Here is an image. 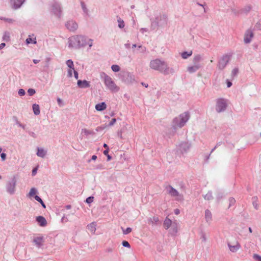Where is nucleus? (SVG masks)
Returning <instances> with one entry per match:
<instances>
[{"mask_svg": "<svg viewBox=\"0 0 261 261\" xmlns=\"http://www.w3.org/2000/svg\"><path fill=\"white\" fill-rule=\"evenodd\" d=\"M150 30L152 31L156 30L158 28H164L168 24V17L167 15L159 14L157 15L154 19L151 18Z\"/></svg>", "mask_w": 261, "mask_h": 261, "instance_id": "2", "label": "nucleus"}, {"mask_svg": "<svg viewBox=\"0 0 261 261\" xmlns=\"http://www.w3.org/2000/svg\"><path fill=\"white\" fill-rule=\"evenodd\" d=\"M96 223L93 222L87 225V229L92 233H94L96 230Z\"/></svg>", "mask_w": 261, "mask_h": 261, "instance_id": "24", "label": "nucleus"}, {"mask_svg": "<svg viewBox=\"0 0 261 261\" xmlns=\"http://www.w3.org/2000/svg\"><path fill=\"white\" fill-rule=\"evenodd\" d=\"M45 238L41 234H38L33 237V244L38 248H42L45 242Z\"/></svg>", "mask_w": 261, "mask_h": 261, "instance_id": "9", "label": "nucleus"}, {"mask_svg": "<svg viewBox=\"0 0 261 261\" xmlns=\"http://www.w3.org/2000/svg\"><path fill=\"white\" fill-rule=\"evenodd\" d=\"M167 193L172 197H176L177 200H181L183 199V196L179 193V192L173 187L170 185H168L165 188Z\"/></svg>", "mask_w": 261, "mask_h": 261, "instance_id": "11", "label": "nucleus"}, {"mask_svg": "<svg viewBox=\"0 0 261 261\" xmlns=\"http://www.w3.org/2000/svg\"><path fill=\"white\" fill-rule=\"evenodd\" d=\"M116 119L115 118H113L111 121H110V122L109 123V126H112L116 122Z\"/></svg>", "mask_w": 261, "mask_h": 261, "instance_id": "56", "label": "nucleus"}, {"mask_svg": "<svg viewBox=\"0 0 261 261\" xmlns=\"http://www.w3.org/2000/svg\"><path fill=\"white\" fill-rule=\"evenodd\" d=\"M82 133H84L85 135H93L94 133L93 131L88 130L86 128L82 129Z\"/></svg>", "mask_w": 261, "mask_h": 261, "instance_id": "40", "label": "nucleus"}, {"mask_svg": "<svg viewBox=\"0 0 261 261\" xmlns=\"http://www.w3.org/2000/svg\"><path fill=\"white\" fill-rule=\"evenodd\" d=\"M201 239L203 242H205L206 241V236L204 232H201Z\"/></svg>", "mask_w": 261, "mask_h": 261, "instance_id": "53", "label": "nucleus"}, {"mask_svg": "<svg viewBox=\"0 0 261 261\" xmlns=\"http://www.w3.org/2000/svg\"><path fill=\"white\" fill-rule=\"evenodd\" d=\"M190 118L189 113L187 112L180 114L178 117L174 118L172 121V128L174 130L173 135L176 132L177 127H183Z\"/></svg>", "mask_w": 261, "mask_h": 261, "instance_id": "3", "label": "nucleus"}, {"mask_svg": "<svg viewBox=\"0 0 261 261\" xmlns=\"http://www.w3.org/2000/svg\"><path fill=\"white\" fill-rule=\"evenodd\" d=\"M73 72H74V77L76 79H77L78 77H79V74H78V72L77 71H76V70H75L74 69L73 70Z\"/></svg>", "mask_w": 261, "mask_h": 261, "instance_id": "60", "label": "nucleus"}, {"mask_svg": "<svg viewBox=\"0 0 261 261\" xmlns=\"http://www.w3.org/2000/svg\"><path fill=\"white\" fill-rule=\"evenodd\" d=\"M239 73V69L238 68H234L232 71H231V76L233 78L236 76L237 75V74Z\"/></svg>", "mask_w": 261, "mask_h": 261, "instance_id": "43", "label": "nucleus"}, {"mask_svg": "<svg viewBox=\"0 0 261 261\" xmlns=\"http://www.w3.org/2000/svg\"><path fill=\"white\" fill-rule=\"evenodd\" d=\"M73 70L72 69H69L68 70V76L69 77H71L72 76V71Z\"/></svg>", "mask_w": 261, "mask_h": 261, "instance_id": "55", "label": "nucleus"}, {"mask_svg": "<svg viewBox=\"0 0 261 261\" xmlns=\"http://www.w3.org/2000/svg\"><path fill=\"white\" fill-rule=\"evenodd\" d=\"M16 185V178L14 176L6 184V188L7 192L10 195H13L15 192Z\"/></svg>", "mask_w": 261, "mask_h": 261, "instance_id": "8", "label": "nucleus"}, {"mask_svg": "<svg viewBox=\"0 0 261 261\" xmlns=\"http://www.w3.org/2000/svg\"><path fill=\"white\" fill-rule=\"evenodd\" d=\"M37 43L36 41V37H34V35H29L28 38L26 39V43L27 44L33 43L36 44Z\"/></svg>", "mask_w": 261, "mask_h": 261, "instance_id": "26", "label": "nucleus"}, {"mask_svg": "<svg viewBox=\"0 0 261 261\" xmlns=\"http://www.w3.org/2000/svg\"><path fill=\"white\" fill-rule=\"evenodd\" d=\"M252 204H253V205L254 206V207L256 209V210H258V204L257 203V197H253L252 198Z\"/></svg>", "mask_w": 261, "mask_h": 261, "instance_id": "36", "label": "nucleus"}, {"mask_svg": "<svg viewBox=\"0 0 261 261\" xmlns=\"http://www.w3.org/2000/svg\"><path fill=\"white\" fill-rule=\"evenodd\" d=\"M92 42L93 40L91 39H89L88 41H87V44L89 45V47H91L92 46Z\"/></svg>", "mask_w": 261, "mask_h": 261, "instance_id": "54", "label": "nucleus"}, {"mask_svg": "<svg viewBox=\"0 0 261 261\" xmlns=\"http://www.w3.org/2000/svg\"><path fill=\"white\" fill-rule=\"evenodd\" d=\"M5 20L9 23H13L15 21L14 20L10 18H6L5 19Z\"/></svg>", "mask_w": 261, "mask_h": 261, "instance_id": "64", "label": "nucleus"}, {"mask_svg": "<svg viewBox=\"0 0 261 261\" xmlns=\"http://www.w3.org/2000/svg\"><path fill=\"white\" fill-rule=\"evenodd\" d=\"M260 26H261V21L258 22L256 23L255 27L257 28L258 29H260Z\"/></svg>", "mask_w": 261, "mask_h": 261, "instance_id": "63", "label": "nucleus"}, {"mask_svg": "<svg viewBox=\"0 0 261 261\" xmlns=\"http://www.w3.org/2000/svg\"><path fill=\"white\" fill-rule=\"evenodd\" d=\"M178 232L177 224L175 222H173L171 226V229H170V233L172 236H175Z\"/></svg>", "mask_w": 261, "mask_h": 261, "instance_id": "19", "label": "nucleus"}, {"mask_svg": "<svg viewBox=\"0 0 261 261\" xmlns=\"http://www.w3.org/2000/svg\"><path fill=\"white\" fill-rule=\"evenodd\" d=\"M192 55V51L190 50L189 51H184L181 54V56L182 59H186L191 56Z\"/></svg>", "mask_w": 261, "mask_h": 261, "instance_id": "30", "label": "nucleus"}, {"mask_svg": "<svg viewBox=\"0 0 261 261\" xmlns=\"http://www.w3.org/2000/svg\"><path fill=\"white\" fill-rule=\"evenodd\" d=\"M3 40L8 42L10 40V33L8 32H5L3 36Z\"/></svg>", "mask_w": 261, "mask_h": 261, "instance_id": "35", "label": "nucleus"}, {"mask_svg": "<svg viewBox=\"0 0 261 261\" xmlns=\"http://www.w3.org/2000/svg\"><path fill=\"white\" fill-rule=\"evenodd\" d=\"M57 101H58V103L59 104V105L61 107L63 105V102H62V100L61 98H58L57 99Z\"/></svg>", "mask_w": 261, "mask_h": 261, "instance_id": "59", "label": "nucleus"}, {"mask_svg": "<svg viewBox=\"0 0 261 261\" xmlns=\"http://www.w3.org/2000/svg\"><path fill=\"white\" fill-rule=\"evenodd\" d=\"M251 9V7L250 6H247L242 10V12L245 13H247L250 11Z\"/></svg>", "mask_w": 261, "mask_h": 261, "instance_id": "45", "label": "nucleus"}, {"mask_svg": "<svg viewBox=\"0 0 261 261\" xmlns=\"http://www.w3.org/2000/svg\"><path fill=\"white\" fill-rule=\"evenodd\" d=\"M190 148V145L187 142H182L179 145V149L182 153L186 152Z\"/></svg>", "mask_w": 261, "mask_h": 261, "instance_id": "17", "label": "nucleus"}, {"mask_svg": "<svg viewBox=\"0 0 261 261\" xmlns=\"http://www.w3.org/2000/svg\"><path fill=\"white\" fill-rule=\"evenodd\" d=\"M77 85L80 88H89L90 86V82L86 80H78Z\"/></svg>", "mask_w": 261, "mask_h": 261, "instance_id": "16", "label": "nucleus"}, {"mask_svg": "<svg viewBox=\"0 0 261 261\" xmlns=\"http://www.w3.org/2000/svg\"><path fill=\"white\" fill-rule=\"evenodd\" d=\"M127 77L129 79L130 83H133L135 81L134 76L133 74L128 73L127 74Z\"/></svg>", "mask_w": 261, "mask_h": 261, "instance_id": "50", "label": "nucleus"}, {"mask_svg": "<svg viewBox=\"0 0 261 261\" xmlns=\"http://www.w3.org/2000/svg\"><path fill=\"white\" fill-rule=\"evenodd\" d=\"M51 13L57 19H60L62 16V10L60 3L54 2L51 5Z\"/></svg>", "mask_w": 261, "mask_h": 261, "instance_id": "6", "label": "nucleus"}, {"mask_svg": "<svg viewBox=\"0 0 261 261\" xmlns=\"http://www.w3.org/2000/svg\"><path fill=\"white\" fill-rule=\"evenodd\" d=\"M1 157L2 161H5L6 159V154L4 152L1 153Z\"/></svg>", "mask_w": 261, "mask_h": 261, "instance_id": "52", "label": "nucleus"}, {"mask_svg": "<svg viewBox=\"0 0 261 261\" xmlns=\"http://www.w3.org/2000/svg\"><path fill=\"white\" fill-rule=\"evenodd\" d=\"M65 27L69 31L74 32L77 29L78 24L75 20L70 19L66 21Z\"/></svg>", "mask_w": 261, "mask_h": 261, "instance_id": "12", "label": "nucleus"}, {"mask_svg": "<svg viewBox=\"0 0 261 261\" xmlns=\"http://www.w3.org/2000/svg\"><path fill=\"white\" fill-rule=\"evenodd\" d=\"M172 224L173 223L172 222V221L170 219L166 217L164 221V227L166 229H168L171 227Z\"/></svg>", "mask_w": 261, "mask_h": 261, "instance_id": "23", "label": "nucleus"}, {"mask_svg": "<svg viewBox=\"0 0 261 261\" xmlns=\"http://www.w3.org/2000/svg\"><path fill=\"white\" fill-rule=\"evenodd\" d=\"M203 198L206 200H211L213 199L212 191H208V193L203 196Z\"/></svg>", "mask_w": 261, "mask_h": 261, "instance_id": "33", "label": "nucleus"}, {"mask_svg": "<svg viewBox=\"0 0 261 261\" xmlns=\"http://www.w3.org/2000/svg\"><path fill=\"white\" fill-rule=\"evenodd\" d=\"M201 56L200 55H197L194 56L193 59L194 64L200 65L199 62L201 60Z\"/></svg>", "mask_w": 261, "mask_h": 261, "instance_id": "29", "label": "nucleus"}, {"mask_svg": "<svg viewBox=\"0 0 261 261\" xmlns=\"http://www.w3.org/2000/svg\"><path fill=\"white\" fill-rule=\"evenodd\" d=\"M24 2L25 0H11L13 8L15 9L20 8Z\"/></svg>", "mask_w": 261, "mask_h": 261, "instance_id": "15", "label": "nucleus"}, {"mask_svg": "<svg viewBox=\"0 0 261 261\" xmlns=\"http://www.w3.org/2000/svg\"><path fill=\"white\" fill-rule=\"evenodd\" d=\"M33 112L35 115H38L40 114L39 106L37 104H33L32 106Z\"/></svg>", "mask_w": 261, "mask_h": 261, "instance_id": "28", "label": "nucleus"}, {"mask_svg": "<svg viewBox=\"0 0 261 261\" xmlns=\"http://www.w3.org/2000/svg\"><path fill=\"white\" fill-rule=\"evenodd\" d=\"M46 153V152L44 151L43 149L38 148L37 155L38 156L43 158L45 155Z\"/></svg>", "mask_w": 261, "mask_h": 261, "instance_id": "32", "label": "nucleus"}, {"mask_svg": "<svg viewBox=\"0 0 261 261\" xmlns=\"http://www.w3.org/2000/svg\"><path fill=\"white\" fill-rule=\"evenodd\" d=\"M148 220L149 223L154 224H157L159 221V218L155 216L149 218Z\"/></svg>", "mask_w": 261, "mask_h": 261, "instance_id": "31", "label": "nucleus"}, {"mask_svg": "<svg viewBox=\"0 0 261 261\" xmlns=\"http://www.w3.org/2000/svg\"><path fill=\"white\" fill-rule=\"evenodd\" d=\"M95 108L97 111H102L107 108V105L105 102H102L96 104Z\"/></svg>", "mask_w": 261, "mask_h": 261, "instance_id": "22", "label": "nucleus"}, {"mask_svg": "<svg viewBox=\"0 0 261 261\" xmlns=\"http://www.w3.org/2000/svg\"><path fill=\"white\" fill-rule=\"evenodd\" d=\"M66 65L70 69H72L73 70L74 69L73 62L71 60H68L66 61Z\"/></svg>", "mask_w": 261, "mask_h": 261, "instance_id": "38", "label": "nucleus"}, {"mask_svg": "<svg viewBox=\"0 0 261 261\" xmlns=\"http://www.w3.org/2000/svg\"><path fill=\"white\" fill-rule=\"evenodd\" d=\"M223 194L221 193H218L217 196V199L218 200H219L220 199H221L223 197Z\"/></svg>", "mask_w": 261, "mask_h": 261, "instance_id": "58", "label": "nucleus"}, {"mask_svg": "<svg viewBox=\"0 0 261 261\" xmlns=\"http://www.w3.org/2000/svg\"><path fill=\"white\" fill-rule=\"evenodd\" d=\"M253 37V33L250 30L246 31L244 34V42L246 44L249 43Z\"/></svg>", "mask_w": 261, "mask_h": 261, "instance_id": "13", "label": "nucleus"}, {"mask_svg": "<svg viewBox=\"0 0 261 261\" xmlns=\"http://www.w3.org/2000/svg\"><path fill=\"white\" fill-rule=\"evenodd\" d=\"M36 222L37 223L38 225L42 227L46 226L47 224L46 219L42 216H37L36 217Z\"/></svg>", "mask_w": 261, "mask_h": 261, "instance_id": "14", "label": "nucleus"}, {"mask_svg": "<svg viewBox=\"0 0 261 261\" xmlns=\"http://www.w3.org/2000/svg\"><path fill=\"white\" fill-rule=\"evenodd\" d=\"M123 233L124 234H127L132 231V228L130 227H127L126 229H124L123 227H121Z\"/></svg>", "mask_w": 261, "mask_h": 261, "instance_id": "44", "label": "nucleus"}, {"mask_svg": "<svg viewBox=\"0 0 261 261\" xmlns=\"http://www.w3.org/2000/svg\"><path fill=\"white\" fill-rule=\"evenodd\" d=\"M122 245H123V247H127V248H130V244H129V243L126 241H123L122 242Z\"/></svg>", "mask_w": 261, "mask_h": 261, "instance_id": "48", "label": "nucleus"}, {"mask_svg": "<svg viewBox=\"0 0 261 261\" xmlns=\"http://www.w3.org/2000/svg\"><path fill=\"white\" fill-rule=\"evenodd\" d=\"M253 258L258 260L261 261V256L257 254H254L253 256Z\"/></svg>", "mask_w": 261, "mask_h": 261, "instance_id": "51", "label": "nucleus"}, {"mask_svg": "<svg viewBox=\"0 0 261 261\" xmlns=\"http://www.w3.org/2000/svg\"><path fill=\"white\" fill-rule=\"evenodd\" d=\"M38 193V191L36 188H32L29 193L27 194V196L30 198H31L32 197H34L35 195Z\"/></svg>", "mask_w": 261, "mask_h": 261, "instance_id": "25", "label": "nucleus"}, {"mask_svg": "<svg viewBox=\"0 0 261 261\" xmlns=\"http://www.w3.org/2000/svg\"><path fill=\"white\" fill-rule=\"evenodd\" d=\"M138 47L139 48H141V52L142 53H144L146 50V47H144V46H143L142 45H139V46H138Z\"/></svg>", "mask_w": 261, "mask_h": 261, "instance_id": "57", "label": "nucleus"}, {"mask_svg": "<svg viewBox=\"0 0 261 261\" xmlns=\"http://www.w3.org/2000/svg\"><path fill=\"white\" fill-rule=\"evenodd\" d=\"M230 59V56L225 54L219 59L217 67L219 69L223 70L226 66L227 64L229 63Z\"/></svg>", "mask_w": 261, "mask_h": 261, "instance_id": "10", "label": "nucleus"}, {"mask_svg": "<svg viewBox=\"0 0 261 261\" xmlns=\"http://www.w3.org/2000/svg\"><path fill=\"white\" fill-rule=\"evenodd\" d=\"M62 222H66L68 221V219L67 217H66L65 216H64L62 219H61Z\"/></svg>", "mask_w": 261, "mask_h": 261, "instance_id": "62", "label": "nucleus"}, {"mask_svg": "<svg viewBox=\"0 0 261 261\" xmlns=\"http://www.w3.org/2000/svg\"><path fill=\"white\" fill-rule=\"evenodd\" d=\"M18 95L19 96H23V95H25V92L24 89H19L18 91Z\"/></svg>", "mask_w": 261, "mask_h": 261, "instance_id": "49", "label": "nucleus"}, {"mask_svg": "<svg viewBox=\"0 0 261 261\" xmlns=\"http://www.w3.org/2000/svg\"><path fill=\"white\" fill-rule=\"evenodd\" d=\"M36 91L35 89L32 88H30L28 90V93L30 96H32L35 93Z\"/></svg>", "mask_w": 261, "mask_h": 261, "instance_id": "46", "label": "nucleus"}, {"mask_svg": "<svg viewBox=\"0 0 261 261\" xmlns=\"http://www.w3.org/2000/svg\"><path fill=\"white\" fill-rule=\"evenodd\" d=\"M227 86L228 88L232 86V83L228 80H226Z\"/></svg>", "mask_w": 261, "mask_h": 261, "instance_id": "61", "label": "nucleus"}, {"mask_svg": "<svg viewBox=\"0 0 261 261\" xmlns=\"http://www.w3.org/2000/svg\"><path fill=\"white\" fill-rule=\"evenodd\" d=\"M13 120L15 121L16 124L18 125L19 127L22 128L23 129H25V125L21 124L18 120L16 116H14L13 117Z\"/></svg>", "mask_w": 261, "mask_h": 261, "instance_id": "37", "label": "nucleus"}, {"mask_svg": "<svg viewBox=\"0 0 261 261\" xmlns=\"http://www.w3.org/2000/svg\"><path fill=\"white\" fill-rule=\"evenodd\" d=\"M111 69L114 72H118L120 70V67L118 65H113Z\"/></svg>", "mask_w": 261, "mask_h": 261, "instance_id": "41", "label": "nucleus"}, {"mask_svg": "<svg viewBox=\"0 0 261 261\" xmlns=\"http://www.w3.org/2000/svg\"><path fill=\"white\" fill-rule=\"evenodd\" d=\"M205 219L207 223L210 224L212 220V214L210 210H206L205 211Z\"/></svg>", "mask_w": 261, "mask_h": 261, "instance_id": "21", "label": "nucleus"}, {"mask_svg": "<svg viewBox=\"0 0 261 261\" xmlns=\"http://www.w3.org/2000/svg\"><path fill=\"white\" fill-rule=\"evenodd\" d=\"M94 197L93 196H90L86 198V202L87 203H91L93 201Z\"/></svg>", "mask_w": 261, "mask_h": 261, "instance_id": "47", "label": "nucleus"}, {"mask_svg": "<svg viewBox=\"0 0 261 261\" xmlns=\"http://www.w3.org/2000/svg\"><path fill=\"white\" fill-rule=\"evenodd\" d=\"M100 76L103 80L104 84L108 90L112 92H117L119 90V87L116 85L112 79L106 73L100 72Z\"/></svg>", "mask_w": 261, "mask_h": 261, "instance_id": "5", "label": "nucleus"}, {"mask_svg": "<svg viewBox=\"0 0 261 261\" xmlns=\"http://www.w3.org/2000/svg\"><path fill=\"white\" fill-rule=\"evenodd\" d=\"M200 68V65L194 64L193 66H189L187 68L188 71L192 73L196 72Z\"/></svg>", "mask_w": 261, "mask_h": 261, "instance_id": "20", "label": "nucleus"}, {"mask_svg": "<svg viewBox=\"0 0 261 261\" xmlns=\"http://www.w3.org/2000/svg\"><path fill=\"white\" fill-rule=\"evenodd\" d=\"M69 46L79 48L87 45V38L82 35L73 36L69 39Z\"/></svg>", "mask_w": 261, "mask_h": 261, "instance_id": "4", "label": "nucleus"}, {"mask_svg": "<svg viewBox=\"0 0 261 261\" xmlns=\"http://www.w3.org/2000/svg\"><path fill=\"white\" fill-rule=\"evenodd\" d=\"M227 107V101L223 98H218L216 101V111L218 113L224 112Z\"/></svg>", "mask_w": 261, "mask_h": 261, "instance_id": "7", "label": "nucleus"}, {"mask_svg": "<svg viewBox=\"0 0 261 261\" xmlns=\"http://www.w3.org/2000/svg\"><path fill=\"white\" fill-rule=\"evenodd\" d=\"M228 246L229 247V250L232 252H236L241 247V245L239 244L238 242H237L236 244L234 245H232L229 243H228Z\"/></svg>", "mask_w": 261, "mask_h": 261, "instance_id": "18", "label": "nucleus"}, {"mask_svg": "<svg viewBox=\"0 0 261 261\" xmlns=\"http://www.w3.org/2000/svg\"><path fill=\"white\" fill-rule=\"evenodd\" d=\"M149 66L151 69L159 71L165 75L174 72L172 68H169L166 62L158 59L151 60Z\"/></svg>", "mask_w": 261, "mask_h": 261, "instance_id": "1", "label": "nucleus"}, {"mask_svg": "<svg viewBox=\"0 0 261 261\" xmlns=\"http://www.w3.org/2000/svg\"><path fill=\"white\" fill-rule=\"evenodd\" d=\"M118 26L120 29H123L125 27V23L123 19L120 17L117 16Z\"/></svg>", "mask_w": 261, "mask_h": 261, "instance_id": "27", "label": "nucleus"}, {"mask_svg": "<svg viewBox=\"0 0 261 261\" xmlns=\"http://www.w3.org/2000/svg\"><path fill=\"white\" fill-rule=\"evenodd\" d=\"M34 198L35 199V200L36 201L39 202L41 204L43 208H45L46 207L45 204H44V203L43 202V200L41 199V198L39 196H38V195H35L34 196Z\"/></svg>", "mask_w": 261, "mask_h": 261, "instance_id": "34", "label": "nucleus"}, {"mask_svg": "<svg viewBox=\"0 0 261 261\" xmlns=\"http://www.w3.org/2000/svg\"><path fill=\"white\" fill-rule=\"evenodd\" d=\"M229 207H231L232 206H233L236 203V200L233 197H230L229 199Z\"/></svg>", "mask_w": 261, "mask_h": 261, "instance_id": "42", "label": "nucleus"}, {"mask_svg": "<svg viewBox=\"0 0 261 261\" xmlns=\"http://www.w3.org/2000/svg\"><path fill=\"white\" fill-rule=\"evenodd\" d=\"M81 5L83 12L87 14L88 13V10L86 7L85 3L84 2H81Z\"/></svg>", "mask_w": 261, "mask_h": 261, "instance_id": "39", "label": "nucleus"}]
</instances>
